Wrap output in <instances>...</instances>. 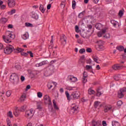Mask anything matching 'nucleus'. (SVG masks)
Segmentation results:
<instances>
[{
  "instance_id": "f257e3e1",
  "label": "nucleus",
  "mask_w": 126,
  "mask_h": 126,
  "mask_svg": "<svg viewBox=\"0 0 126 126\" xmlns=\"http://www.w3.org/2000/svg\"><path fill=\"white\" fill-rule=\"evenodd\" d=\"M8 35H7L6 36L3 35V39L5 42V43H10L11 42V40H13L15 38V35L14 34H11V32H8Z\"/></svg>"
},
{
  "instance_id": "f03ea898",
  "label": "nucleus",
  "mask_w": 126,
  "mask_h": 126,
  "mask_svg": "<svg viewBox=\"0 0 126 126\" xmlns=\"http://www.w3.org/2000/svg\"><path fill=\"white\" fill-rule=\"evenodd\" d=\"M14 50V47L11 45H8L5 48H4V53L6 55H9L13 52Z\"/></svg>"
},
{
  "instance_id": "7ed1b4c3",
  "label": "nucleus",
  "mask_w": 126,
  "mask_h": 126,
  "mask_svg": "<svg viewBox=\"0 0 126 126\" xmlns=\"http://www.w3.org/2000/svg\"><path fill=\"white\" fill-rule=\"evenodd\" d=\"M10 79L11 82L15 83V82H18V81L19 80V77L17 74L15 73H12L10 77Z\"/></svg>"
},
{
  "instance_id": "20e7f679",
  "label": "nucleus",
  "mask_w": 126,
  "mask_h": 126,
  "mask_svg": "<svg viewBox=\"0 0 126 126\" xmlns=\"http://www.w3.org/2000/svg\"><path fill=\"white\" fill-rule=\"evenodd\" d=\"M70 97L74 100L78 99L80 97V93L79 91H75L72 93Z\"/></svg>"
},
{
  "instance_id": "39448f33",
  "label": "nucleus",
  "mask_w": 126,
  "mask_h": 126,
  "mask_svg": "<svg viewBox=\"0 0 126 126\" xmlns=\"http://www.w3.org/2000/svg\"><path fill=\"white\" fill-rule=\"evenodd\" d=\"M5 1L7 2L8 6L10 8H12V7H14L15 6V1L14 0H4Z\"/></svg>"
},
{
  "instance_id": "423d86ee",
  "label": "nucleus",
  "mask_w": 126,
  "mask_h": 126,
  "mask_svg": "<svg viewBox=\"0 0 126 126\" xmlns=\"http://www.w3.org/2000/svg\"><path fill=\"white\" fill-rule=\"evenodd\" d=\"M123 67H125V66L121 65V64H116L112 66V68L114 70H121V69H123Z\"/></svg>"
},
{
  "instance_id": "0eeeda50",
  "label": "nucleus",
  "mask_w": 126,
  "mask_h": 126,
  "mask_svg": "<svg viewBox=\"0 0 126 126\" xmlns=\"http://www.w3.org/2000/svg\"><path fill=\"white\" fill-rule=\"evenodd\" d=\"M43 99L45 101V102H47V104H48L49 106H51L52 105V100H51L50 96L48 95H44Z\"/></svg>"
},
{
  "instance_id": "6e6552de",
  "label": "nucleus",
  "mask_w": 126,
  "mask_h": 126,
  "mask_svg": "<svg viewBox=\"0 0 126 126\" xmlns=\"http://www.w3.org/2000/svg\"><path fill=\"white\" fill-rule=\"evenodd\" d=\"M26 117L28 118V119H31L33 117V111L32 110H28L26 111Z\"/></svg>"
},
{
  "instance_id": "1a4fd4ad",
  "label": "nucleus",
  "mask_w": 126,
  "mask_h": 126,
  "mask_svg": "<svg viewBox=\"0 0 126 126\" xmlns=\"http://www.w3.org/2000/svg\"><path fill=\"white\" fill-rule=\"evenodd\" d=\"M108 28H105L104 29H102V31L98 32H97L98 37H102V35L107 32V30H108Z\"/></svg>"
},
{
  "instance_id": "9d476101",
  "label": "nucleus",
  "mask_w": 126,
  "mask_h": 126,
  "mask_svg": "<svg viewBox=\"0 0 126 126\" xmlns=\"http://www.w3.org/2000/svg\"><path fill=\"white\" fill-rule=\"evenodd\" d=\"M67 78L69 81H71V82H75L77 81V78L71 75L68 76Z\"/></svg>"
},
{
  "instance_id": "9b49d317",
  "label": "nucleus",
  "mask_w": 126,
  "mask_h": 126,
  "mask_svg": "<svg viewBox=\"0 0 126 126\" xmlns=\"http://www.w3.org/2000/svg\"><path fill=\"white\" fill-rule=\"evenodd\" d=\"M71 111L72 113H75V114H77L78 113V106L75 105L72 107L71 109Z\"/></svg>"
},
{
  "instance_id": "f8f14e48",
  "label": "nucleus",
  "mask_w": 126,
  "mask_h": 126,
  "mask_svg": "<svg viewBox=\"0 0 126 126\" xmlns=\"http://www.w3.org/2000/svg\"><path fill=\"white\" fill-rule=\"evenodd\" d=\"M13 52L14 53H22V52H24V49L17 47V48L16 49L14 48Z\"/></svg>"
},
{
  "instance_id": "ddd939ff",
  "label": "nucleus",
  "mask_w": 126,
  "mask_h": 126,
  "mask_svg": "<svg viewBox=\"0 0 126 126\" xmlns=\"http://www.w3.org/2000/svg\"><path fill=\"white\" fill-rule=\"evenodd\" d=\"M52 73L50 72V71L49 69H46L44 70V76H50V75H52Z\"/></svg>"
},
{
  "instance_id": "4468645a",
  "label": "nucleus",
  "mask_w": 126,
  "mask_h": 126,
  "mask_svg": "<svg viewBox=\"0 0 126 126\" xmlns=\"http://www.w3.org/2000/svg\"><path fill=\"white\" fill-rule=\"evenodd\" d=\"M32 17L34 19H38V18H39V16L37 14L36 12L32 11Z\"/></svg>"
},
{
  "instance_id": "2eb2a0df",
  "label": "nucleus",
  "mask_w": 126,
  "mask_h": 126,
  "mask_svg": "<svg viewBox=\"0 0 126 126\" xmlns=\"http://www.w3.org/2000/svg\"><path fill=\"white\" fill-rule=\"evenodd\" d=\"M48 70H50V72L53 74L55 71V66L53 65H50L48 66Z\"/></svg>"
},
{
  "instance_id": "dca6fc26",
  "label": "nucleus",
  "mask_w": 126,
  "mask_h": 126,
  "mask_svg": "<svg viewBox=\"0 0 126 126\" xmlns=\"http://www.w3.org/2000/svg\"><path fill=\"white\" fill-rule=\"evenodd\" d=\"M117 50H118L120 52H123V51H125V47L123 46H119L116 47Z\"/></svg>"
},
{
  "instance_id": "f3484780",
  "label": "nucleus",
  "mask_w": 126,
  "mask_h": 126,
  "mask_svg": "<svg viewBox=\"0 0 126 126\" xmlns=\"http://www.w3.org/2000/svg\"><path fill=\"white\" fill-rule=\"evenodd\" d=\"M19 109H18V107L16 108V110H15V112H14V115H15V117H18L19 116Z\"/></svg>"
},
{
  "instance_id": "a211bd4d",
  "label": "nucleus",
  "mask_w": 126,
  "mask_h": 126,
  "mask_svg": "<svg viewBox=\"0 0 126 126\" xmlns=\"http://www.w3.org/2000/svg\"><path fill=\"white\" fill-rule=\"evenodd\" d=\"M53 103L54 109H55V110H60V108H59V107H58V105H57V104L56 103V100L54 99L53 100Z\"/></svg>"
},
{
  "instance_id": "6ab92c4d",
  "label": "nucleus",
  "mask_w": 126,
  "mask_h": 126,
  "mask_svg": "<svg viewBox=\"0 0 126 126\" xmlns=\"http://www.w3.org/2000/svg\"><path fill=\"white\" fill-rule=\"evenodd\" d=\"M7 20H8L6 18H1L0 19V22H1V23H6V22H7Z\"/></svg>"
},
{
  "instance_id": "aec40b11",
  "label": "nucleus",
  "mask_w": 126,
  "mask_h": 126,
  "mask_svg": "<svg viewBox=\"0 0 126 126\" xmlns=\"http://www.w3.org/2000/svg\"><path fill=\"white\" fill-rule=\"evenodd\" d=\"M112 125L113 126H121L120 123L117 121H112Z\"/></svg>"
},
{
  "instance_id": "412c9836",
  "label": "nucleus",
  "mask_w": 126,
  "mask_h": 126,
  "mask_svg": "<svg viewBox=\"0 0 126 126\" xmlns=\"http://www.w3.org/2000/svg\"><path fill=\"white\" fill-rule=\"evenodd\" d=\"M22 37L24 40H27V39L29 38V35L28 34V33H25L22 36Z\"/></svg>"
},
{
  "instance_id": "4be33fe9",
  "label": "nucleus",
  "mask_w": 126,
  "mask_h": 126,
  "mask_svg": "<svg viewBox=\"0 0 126 126\" xmlns=\"http://www.w3.org/2000/svg\"><path fill=\"white\" fill-rule=\"evenodd\" d=\"M95 27L97 29V30H100L102 27V24L100 23H97L95 25Z\"/></svg>"
},
{
  "instance_id": "5701e85b",
  "label": "nucleus",
  "mask_w": 126,
  "mask_h": 126,
  "mask_svg": "<svg viewBox=\"0 0 126 126\" xmlns=\"http://www.w3.org/2000/svg\"><path fill=\"white\" fill-rule=\"evenodd\" d=\"M26 108H27V105H24L23 106L21 107V108L19 109V111H20L21 112H24V111H25V109H26Z\"/></svg>"
},
{
  "instance_id": "b1692460",
  "label": "nucleus",
  "mask_w": 126,
  "mask_h": 126,
  "mask_svg": "<svg viewBox=\"0 0 126 126\" xmlns=\"http://www.w3.org/2000/svg\"><path fill=\"white\" fill-rule=\"evenodd\" d=\"M39 10L42 13H44L45 12V10H46V9L44 8V5L40 4V7H39Z\"/></svg>"
},
{
  "instance_id": "393cba45",
  "label": "nucleus",
  "mask_w": 126,
  "mask_h": 126,
  "mask_svg": "<svg viewBox=\"0 0 126 126\" xmlns=\"http://www.w3.org/2000/svg\"><path fill=\"white\" fill-rule=\"evenodd\" d=\"M85 13V11H83V12L80 13L78 15L79 18H82L83 16H84Z\"/></svg>"
},
{
  "instance_id": "a878e982",
  "label": "nucleus",
  "mask_w": 126,
  "mask_h": 126,
  "mask_svg": "<svg viewBox=\"0 0 126 126\" xmlns=\"http://www.w3.org/2000/svg\"><path fill=\"white\" fill-rule=\"evenodd\" d=\"M111 109H112V107H109V106L105 107L104 108V112L107 113V112L110 111V110H111Z\"/></svg>"
},
{
  "instance_id": "bb28decb",
  "label": "nucleus",
  "mask_w": 126,
  "mask_h": 126,
  "mask_svg": "<svg viewBox=\"0 0 126 126\" xmlns=\"http://www.w3.org/2000/svg\"><path fill=\"white\" fill-rule=\"evenodd\" d=\"M60 40H63L64 42H65V44H66V37L64 34H63L62 37L60 38Z\"/></svg>"
},
{
  "instance_id": "cd10ccee",
  "label": "nucleus",
  "mask_w": 126,
  "mask_h": 126,
  "mask_svg": "<svg viewBox=\"0 0 126 126\" xmlns=\"http://www.w3.org/2000/svg\"><path fill=\"white\" fill-rule=\"evenodd\" d=\"M118 97L119 98H123V97H124V94H123V92L121 91L118 92Z\"/></svg>"
},
{
  "instance_id": "c85d7f7f",
  "label": "nucleus",
  "mask_w": 126,
  "mask_h": 126,
  "mask_svg": "<svg viewBox=\"0 0 126 126\" xmlns=\"http://www.w3.org/2000/svg\"><path fill=\"white\" fill-rule=\"evenodd\" d=\"M88 93L90 95H92L95 93V91L91 89H89L88 90Z\"/></svg>"
},
{
  "instance_id": "c756f323",
  "label": "nucleus",
  "mask_w": 126,
  "mask_h": 126,
  "mask_svg": "<svg viewBox=\"0 0 126 126\" xmlns=\"http://www.w3.org/2000/svg\"><path fill=\"white\" fill-rule=\"evenodd\" d=\"M26 98V95L23 94L21 96V97L20 98V100H21V102H23L24 100H25V98Z\"/></svg>"
},
{
  "instance_id": "7c9ffc66",
  "label": "nucleus",
  "mask_w": 126,
  "mask_h": 126,
  "mask_svg": "<svg viewBox=\"0 0 126 126\" xmlns=\"http://www.w3.org/2000/svg\"><path fill=\"white\" fill-rule=\"evenodd\" d=\"M94 124H95V126H102V122H101V121H95V123H94Z\"/></svg>"
},
{
  "instance_id": "2f4dec72",
  "label": "nucleus",
  "mask_w": 126,
  "mask_h": 126,
  "mask_svg": "<svg viewBox=\"0 0 126 126\" xmlns=\"http://www.w3.org/2000/svg\"><path fill=\"white\" fill-rule=\"evenodd\" d=\"M75 6H76V2H75V0H73L72 2V7L73 9H75Z\"/></svg>"
},
{
  "instance_id": "473e14b6",
  "label": "nucleus",
  "mask_w": 126,
  "mask_h": 126,
  "mask_svg": "<svg viewBox=\"0 0 126 126\" xmlns=\"http://www.w3.org/2000/svg\"><path fill=\"white\" fill-rule=\"evenodd\" d=\"M65 94H66L67 100H70V95H69V93H68V92L66 91L65 92Z\"/></svg>"
},
{
  "instance_id": "72a5a7b5",
  "label": "nucleus",
  "mask_w": 126,
  "mask_h": 126,
  "mask_svg": "<svg viewBox=\"0 0 126 126\" xmlns=\"http://www.w3.org/2000/svg\"><path fill=\"white\" fill-rule=\"evenodd\" d=\"M48 89H51L53 87V83L49 82L47 84Z\"/></svg>"
},
{
  "instance_id": "f704fd0d",
  "label": "nucleus",
  "mask_w": 126,
  "mask_h": 126,
  "mask_svg": "<svg viewBox=\"0 0 126 126\" xmlns=\"http://www.w3.org/2000/svg\"><path fill=\"white\" fill-rule=\"evenodd\" d=\"M99 104H100V102L96 101L94 102V108L96 109L97 108V107H98V106H99Z\"/></svg>"
},
{
  "instance_id": "c9c22d12",
  "label": "nucleus",
  "mask_w": 126,
  "mask_h": 126,
  "mask_svg": "<svg viewBox=\"0 0 126 126\" xmlns=\"http://www.w3.org/2000/svg\"><path fill=\"white\" fill-rule=\"evenodd\" d=\"M25 26H26V27H33V25L30 23H26Z\"/></svg>"
},
{
  "instance_id": "e433bc0d",
  "label": "nucleus",
  "mask_w": 126,
  "mask_h": 126,
  "mask_svg": "<svg viewBox=\"0 0 126 126\" xmlns=\"http://www.w3.org/2000/svg\"><path fill=\"white\" fill-rule=\"evenodd\" d=\"M111 23L112 24H113V26H114V27H116V26H117V22L115 21V20H112L111 21Z\"/></svg>"
},
{
  "instance_id": "4c0bfd02",
  "label": "nucleus",
  "mask_w": 126,
  "mask_h": 126,
  "mask_svg": "<svg viewBox=\"0 0 126 126\" xmlns=\"http://www.w3.org/2000/svg\"><path fill=\"white\" fill-rule=\"evenodd\" d=\"M96 91H97L96 96H97L98 97H100V96L102 95V93H101V92H100V89L97 90Z\"/></svg>"
},
{
  "instance_id": "58836bf2",
  "label": "nucleus",
  "mask_w": 126,
  "mask_h": 126,
  "mask_svg": "<svg viewBox=\"0 0 126 126\" xmlns=\"http://www.w3.org/2000/svg\"><path fill=\"white\" fill-rule=\"evenodd\" d=\"M117 105L118 107H121L123 105V101L122 100H119L117 102Z\"/></svg>"
},
{
  "instance_id": "ea45409f",
  "label": "nucleus",
  "mask_w": 126,
  "mask_h": 126,
  "mask_svg": "<svg viewBox=\"0 0 126 126\" xmlns=\"http://www.w3.org/2000/svg\"><path fill=\"white\" fill-rule=\"evenodd\" d=\"M111 37V35L109 33H107L106 35L103 36V38H105L106 39H110Z\"/></svg>"
},
{
  "instance_id": "a19ab883",
  "label": "nucleus",
  "mask_w": 126,
  "mask_h": 126,
  "mask_svg": "<svg viewBox=\"0 0 126 126\" xmlns=\"http://www.w3.org/2000/svg\"><path fill=\"white\" fill-rule=\"evenodd\" d=\"M93 59L95 63H98V57H97V56L93 57Z\"/></svg>"
},
{
  "instance_id": "79ce46f5",
  "label": "nucleus",
  "mask_w": 126,
  "mask_h": 126,
  "mask_svg": "<svg viewBox=\"0 0 126 126\" xmlns=\"http://www.w3.org/2000/svg\"><path fill=\"white\" fill-rule=\"evenodd\" d=\"M7 116L9 118H13V116H12V112L11 111H9L8 112Z\"/></svg>"
},
{
  "instance_id": "37998d69",
  "label": "nucleus",
  "mask_w": 126,
  "mask_h": 126,
  "mask_svg": "<svg viewBox=\"0 0 126 126\" xmlns=\"http://www.w3.org/2000/svg\"><path fill=\"white\" fill-rule=\"evenodd\" d=\"M118 15L119 16H120V17H122V16H123V15H124V12H123V10H120L119 11Z\"/></svg>"
},
{
  "instance_id": "c03bdc74",
  "label": "nucleus",
  "mask_w": 126,
  "mask_h": 126,
  "mask_svg": "<svg viewBox=\"0 0 126 126\" xmlns=\"http://www.w3.org/2000/svg\"><path fill=\"white\" fill-rule=\"evenodd\" d=\"M43 96V94H42V93L39 92L37 93V97L38 98H42Z\"/></svg>"
},
{
  "instance_id": "a18cd8bd",
  "label": "nucleus",
  "mask_w": 126,
  "mask_h": 126,
  "mask_svg": "<svg viewBox=\"0 0 126 126\" xmlns=\"http://www.w3.org/2000/svg\"><path fill=\"white\" fill-rule=\"evenodd\" d=\"M79 52L80 54H83V53H85V49L82 48L80 49V50L79 51Z\"/></svg>"
},
{
  "instance_id": "49530a36",
  "label": "nucleus",
  "mask_w": 126,
  "mask_h": 126,
  "mask_svg": "<svg viewBox=\"0 0 126 126\" xmlns=\"http://www.w3.org/2000/svg\"><path fill=\"white\" fill-rule=\"evenodd\" d=\"M6 95L7 97H9L10 95H11V92L10 91H8L6 93Z\"/></svg>"
},
{
  "instance_id": "de8ad7c7",
  "label": "nucleus",
  "mask_w": 126,
  "mask_h": 126,
  "mask_svg": "<svg viewBox=\"0 0 126 126\" xmlns=\"http://www.w3.org/2000/svg\"><path fill=\"white\" fill-rule=\"evenodd\" d=\"M86 68L87 70H89V69H92V66H90V65H87L86 66Z\"/></svg>"
},
{
  "instance_id": "09e8293b",
  "label": "nucleus",
  "mask_w": 126,
  "mask_h": 126,
  "mask_svg": "<svg viewBox=\"0 0 126 126\" xmlns=\"http://www.w3.org/2000/svg\"><path fill=\"white\" fill-rule=\"evenodd\" d=\"M98 43V45H103L104 44V41L102 40H99L96 41Z\"/></svg>"
},
{
  "instance_id": "8fccbe9b",
  "label": "nucleus",
  "mask_w": 126,
  "mask_h": 126,
  "mask_svg": "<svg viewBox=\"0 0 126 126\" xmlns=\"http://www.w3.org/2000/svg\"><path fill=\"white\" fill-rule=\"evenodd\" d=\"M83 77L87 78L88 77V75H87V72L86 71H84L83 73Z\"/></svg>"
},
{
  "instance_id": "3c124183",
  "label": "nucleus",
  "mask_w": 126,
  "mask_h": 126,
  "mask_svg": "<svg viewBox=\"0 0 126 126\" xmlns=\"http://www.w3.org/2000/svg\"><path fill=\"white\" fill-rule=\"evenodd\" d=\"M82 82L83 83H86L87 82V78L83 77Z\"/></svg>"
},
{
  "instance_id": "603ef678",
  "label": "nucleus",
  "mask_w": 126,
  "mask_h": 126,
  "mask_svg": "<svg viewBox=\"0 0 126 126\" xmlns=\"http://www.w3.org/2000/svg\"><path fill=\"white\" fill-rule=\"evenodd\" d=\"M21 55H22V56H24V57H27L28 56V54L25 52L21 53Z\"/></svg>"
},
{
  "instance_id": "864d4df0",
  "label": "nucleus",
  "mask_w": 126,
  "mask_h": 126,
  "mask_svg": "<svg viewBox=\"0 0 126 126\" xmlns=\"http://www.w3.org/2000/svg\"><path fill=\"white\" fill-rule=\"evenodd\" d=\"M87 53H92V49L90 48H88L86 50Z\"/></svg>"
},
{
  "instance_id": "5fc2aeb1",
  "label": "nucleus",
  "mask_w": 126,
  "mask_h": 126,
  "mask_svg": "<svg viewBox=\"0 0 126 126\" xmlns=\"http://www.w3.org/2000/svg\"><path fill=\"white\" fill-rule=\"evenodd\" d=\"M98 49H100L101 50L104 49V46H103V44H98Z\"/></svg>"
},
{
  "instance_id": "6e6d98bb",
  "label": "nucleus",
  "mask_w": 126,
  "mask_h": 126,
  "mask_svg": "<svg viewBox=\"0 0 126 126\" xmlns=\"http://www.w3.org/2000/svg\"><path fill=\"white\" fill-rule=\"evenodd\" d=\"M47 63V62L46 61H43L41 63H39V65H43L44 64H46Z\"/></svg>"
},
{
  "instance_id": "4d7b16f0",
  "label": "nucleus",
  "mask_w": 126,
  "mask_h": 126,
  "mask_svg": "<svg viewBox=\"0 0 126 126\" xmlns=\"http://www.w3.org/2000/svg\"><path fill=\"white\" fill-rule=\"evenodd\" d=\"M16 11V10H15L14 9L11 10V11L10 12L11 15H12V14H13V13H15Z\"/></svg>"
},
{
  "instance_id": "13d9d810",
  "label": "nucleus",
  "mask_w": 126,
  "mask_h": 126,
  "mask_svg": "<svg viewBox=\"0 0 126 126\" xmlns=\"http://www.w3.org/2000/svg\"><path fill=\"white\" fill-rule=\"evenodd\" d=\"M80 61H85V56L83 55L80 58Z\"/></svg>"
},
{
  "instance_id": "bf43d9fd",
  "label": "nucleus",
  "mask_w": 126,
  "mask_h": 126,
  "mask_svg": "<svg viewBox=\"0 0 126 126\" xmlns=\"http://www.w3.org/2000/svg\"><path fill=\"white\" fill-rule=\"evenodd\" d=\"M28 54H30L31 57V58H33V53H32V52H31V51H28Z\"/></svg>"
},
{
  "instance_id": "052dcab7",
  "label": "nucleus",
  "mask_w": 126,
  "mask_h": 126,
  "mask_svg": "<svg viewBox=\"0 0 126 126\" xmlns=\"http://www.w3.org/2000/svg\"><path fill=\"white\" fill-rule=\"evenodd\" d=\"M51 7H52V4H49L48 5H47V9L48 10L51 9Z\"/></svg>"
},
{
  "instance_id": "680f3d73",
  "label": "nucleus",
  "mask_w": 126,
  "mask_h": 126,
  "mask_svg": "<svg viewBox=\"0 0 126 126\" xmlns=\"http://www.w3.org/2000/svg\"><path fill=\"white\" fill-rule=\"evenodd\" d=\"M102 126H107V122H106L105 121H102Z\"/></svg>"
},
{
  "instance_id": "e2e57ef3",
  "label": "nucleus",
  "mask_w": 126,
  "mask_h": 126,
  "mask_svg": "<svg viewBox=\"0 0 126 126\" xmlns=\"http://www.w3.org/2000/svg\"><path fill=\"white\" fill-rule=\"evenodd\" d=\"M8 28L11 29L13 28V26L11 24H9L8 25Z\"/></svg>"
},
{
  "instance_id": "0e129e2a",
  "label": "nucleus",
  "mask_w": 126,
  "mask_h": 126,
  "mask_svg": "<svg viewBox=\"0 0 126 126\" xmlns=\"http://www.w3.org/2000/svg\"><path fill=\"white\" fill-rule=\"evenodd\" d=\"M21 81L23 82L24 80H25V77L23 76H21Z\"/></svg>"
},
{
  "instance_id": "69168bd1",
  "label": "nucleus",
  "mask_w": 126,
  "mask_h": 126,
  "mask_svg": "<svg viewBox=\"0 0 126 126\" xmlns=\"http://www.w3.org/2000/svg\"><path fill=\"white\" fill-rule=\"evenodd\" d=\"M5 7H6L5 5H2L0 6L1 9H4V8H5Z\"/></svg>"
},
{
  "instance_id": "338daca9",
  "label": "nucleus",
  "mask_w": 126,
  "mask_h": 126,
  "mask_svg": "<svg viewBox=\"0 0 126 126\" xmlns=\"http://www.w3.org/2000/svg\"><path fill=\"white\" fill-rule=\"evenodd\" d=\"M120 91H121L122 93H123V92H126V89H125V88L122 89H121Z\"/></svg>"
},
{
  "instance_id": "774afa93",
  "label": "nucleus",
  "mask_w": 126,
  "mask_h": 126,
  "mask_svg": "<svg viewBox=\"0 0 126 126\" xmlns=\"http://www.w3.org/2000/svg\"><path fill=\"white\" fill-rule=\"evenodd\" d=\"M15 67L16 68V69H19V68H20V66L19 65H15Z\"/></svg>"
}]
</instances>
